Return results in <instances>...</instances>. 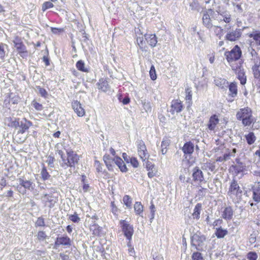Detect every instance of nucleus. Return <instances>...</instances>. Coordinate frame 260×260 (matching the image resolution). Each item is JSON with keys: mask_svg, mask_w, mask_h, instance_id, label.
I'll use <instances>...</instances> for the list:
<instances>
[{"mask_svg": "<svg viewBox=\"0 0 260 260\" xmlns=\"http://www.w3.org/2000/svg\"><path fill=\"white\" fill-rule=\"evenodd\" d=\"M56 153L61 158L60 166L62 168L75 167L79 160V156L72 150H67L66 154L62 150H57Z\"/></svg>", "mask_w": 260, "mask_h": 260, "instance_id": "f257e3e1", "label": "nucleus"}, {"mask_svg": "<svg viewBox=\"0 0 260 260\" xmlns=\"http://www.w3.org/2000/svg\"><path fill=\"white\" fill-rule=\"evenodd\" d=\"M237 119L242 120L245 126L250 125L253 121L252 111L248 107L240 109L237 113Z\"/></svg>", "mask_w": 260, "mask_h": 260, "instance_id": "f03ea898", "label": "nucleus"}, {"mask_svg": "<svg viewBox=\"0 0 260 260\" xmlns=\"http://www.w3.org/2000/svg\"><path fill=\"white\" fill-rule=\"evenodd\" d=\"M215 11L212 9H208L204 12L203 15V24L208 29H211L215 24H218V21L216 18Z\"/></svg>", "mask_w": 260, "mask_h": 260, "instance_id": "7ed1b4c3", "label": "nucleus"}, {"mask_svg": "<svg viewBox=\"0 0 260 260\" xmlns=\"http://www.w3.org/2000/svg\"><path fill=\"white\" fill-rule=\"evenodd\" d=\"M98 219L97 216L94 214L91 216H88L87 218L85 219L84 225L85 226H88L90 231L92 232V234L96 236H101L103 234L102 228L96 224L95 222Z\"/></svg>", "mask_w": 260, "mask_h": 260, "instance_id": "20e7f679", "label": "nucleus"}, {"mask_svg": "<svg viewBox=\"0 0 260 260\" xmlns=\"http://www.w3.org/2000/svg\"><path fill=\"white\" fill-rule=\"evenodd\" d=\"M215 12L216 15V18H217L218 23L225 22L226 24L224 25V29H230L231 27L230 22L232 20L230 12L218 9Z\"/></svg>", "mask_w": 260, "mask_h": 260, "instance_id": "39448f33", "label": "nucleus"}, {"mask_svg": "<svg viewBox=\"0 0 260 260\" xmlns=\"http://www.w3.org/2000/svg\"><path fill=\"white\" fill-rule=\"evenodd\" d=\"M13 43L18 53L21 57L22 58H25L28 56V51L20 37L18 36H15L14 40L13 41Z\"/></svg>", "mask_w": 260, "mask_h": 260, "instance_id": "423d86ee", "label": "nucleus"}, {"mask_svg": "<svg viewBox=\"0 0 260 260\" xmlns=\"http://www.w3.org/2000/svg\"><path fill=\"white\" fill-rule=\"evenodd\" d=\"M120 224L124 236L129 241L127 245L128 246H130V241L134 234V228L133 225L129 224L128 222L125 220H121L120 221Z\"/></svg>", "mask_w": 260, "mask_h": 260, "instance_id": "0eeeda50", "label": "nucleus"}, {"mask_svg": "<svg viewBox=\"0 0 260 260\" xmlns=\"http://www.w3.org/2000/svg\"><path fill=\"white\" fill-rule=\"evenodd\" d=\"M242 52L240 48L236 45L230 51H226L224 53L228 62L238 60L241 56Z\"/></svg>", "mask_w": 260, "mask_h": 260, "instance_id": "6e6552de", "label": "nucleus"}, {"mask_svg": "<svg viewBox=\"0 0 260 260\" xmlns=\"http://www.w3.org/2000/svg\"><path fill=\"white\" fill-rule=\"evenodd\" d=\"M242 190L241 189L238 183L235 180H233L231 183L228 194L230 197L234 199L235 197L240 198L242 196Z\"/></svg>", "mask_w": 260, "mask_h": 260, "instance_id": "1a4fd4ad", "label": "nucleus"}, {"mask_svg": "<svg viewBox=\"0 0 260 260\" xmlns=\"http://www.w3.org/2000/svg\"><path fill=\"white\" fill-rule=\"evenodd\" d=\"M136 143L138 155L142 160L144 161L147 159L149 156L146 145L142 140H138Z\"/></svg>", "mask_w": 260, "mask_h": 260, "instance_id": "9d476101", "label": "nucleus"}, {"mask_svg": "<svg viewBox=\"0 0 260 260\" xmlns=\"http://www.w3.org/2000/svg\"><path fill=\"white\" fill-rule=\"evenodd\" d=\"M71 240L67 236L57 237L54 242V248L57 249L59 246H70L71 245Z\"/></svg>", "mask_w": 260, "mask_h": 260, "instance_id": "9b49d317", "label": "nucleus"}, {"mask_svg": "<svg viewBox=\"0 0 260 260\" xmlns=\"http://www.w3.org/2000/svg\"><path fill=\"white\" fill-rule=\"evenodd\" d=\"M192 177L193 181L198 184L201 183L204 180L203 173L198 167L193 168L192 170Z\"/></svg>", "mask_w": 260, "mask_h": 260, "instance_id": "f8f14e48", "label": "nucleus"}, {"mask_svg": "<svg viewBox=\"0 0 260 260\" xmlns=\"http://www.w3.org/2000/svg\"><path fill=\"white\" fill-rule=\"evenodd\" d=\"M241 36V31L240 29L236 28L235 30L228 31L225 36V39L230 41H235L238 40Z\"/></svg>", "mask_w": 260, "mask_h": 260, "instance_id": "ddd939ff", "label": "nucleus"}, {"mask_svg": "<svg viewBox=\"0 0 260 260\" xmlns=\"http://www.w3.org/2000/svg\"><path fill=\"white\" fill-rule=\"evenodd\" d=\"M246 36L252 39H250L252 42H253V43H252V45H253L255 43L260 46V30L257 29H253L252 31H250L249 32L247 33L246 34Z\"/></svg>", "mask_w": 260, "mask_h": 260, "instance_id": "4468645a", "label": "nucleus"}, {"mask_svg": "<svg viewBox=\"0 0 260 260\" xmlns=\"http://www.w3.org/2000/svg\"><path fill=\"white\" fill-rule=\"evenodd\" d=\"M214 83L219 88L223 90H226L229 86V82L225 79L219 77L214 78Z\"/></svg>", "mask_w": 260, "mask_h": 260, "instance_id": "2eb2a0df", "label": "nucleus"}, {"mask_svg": "<svg viewBox=\"0 0 260 260\" xmlns=\"http://www.w3.org/2000/svg\"><path fill=\"white\" fill-rule=\"evenodd\" d=\"M183 105L182 102L179 100H173L172 102L170 112L172 114L180 112L183 109Z\"/></svg>", "mask_w": 260, "mask_h": 260, "instance_id": "dca6fc26", "label": "nucleus"}, {"mask_svg": "<svg viewBox=\"0 0 260 260\" xmlns=\"http://www.w3.org/2000/svg\"><path fill=\"white\" fill-rule=\"evenodd\" d=\"M32 125V123L24 118L20 121L19 124V130L18 131V134H23L25 133L29 128Z\"/></svg>", "mask_w": 260, "mask_h": 260, "instance_id": "f3484780", "label": "nucleus"}, {"mask_svg": "<svg viewBox=\"0 0 260 260\" xmlns=\"http://www.w3.org/2000/svg\"><path fill=\"white\" fill-rule=\"evenodd\" d=\"M98 88L103 92L110 91V87L107 81L104 78L100 79L97 83Z\"/></svg>", "mask_w": 260, "mask_h": 260, "instance_id": "a211bd4d", "label": "nucleus"}, {"mask_svg": "<svg viewBox=\"0 0 260 260\" xmlns=\"http://www.w3.org/2000/svg\"><path fill=\"white\" fill-rule=\"evenodd\" d=\"M219 119L218 116L214 114L211 116L209 119L208 124L207 125L208 128L210 131H213L215 128L217 124L219 122Z\"/></svg>", "mask_w": 260, "mask_h": 260, "instance_id": "6ab92c4d", "label": "nucleus"}, {"mask_svg": "<svg viewBox=\"0 0 260 260\" xmlns=\"http://www.w3.org/2000/svg\"><path fill=\"white\" fill-rule=\"evenodd\" d=\"M144 37L147 43L151 47H154L157 42V38L155 34H145Z\"/></svg>", "mask_w": 260, "mask_h": 260, "instance_id": "aec40b11", "label": "nucleus"}, {"mask_svg": "<svg viewBox=\"0 0 260 260\" xmlns=\"http://www.w3.org/2000/svg\"><path fill=\"white\" fill-rule=\"evenodd\" d=\"M103 160L109 170H112L114 164H115V157L112 158L109 155H105Z\"/></svg>", "mask_w": 260, "mask_h": 260, "instance_id": "412c9836", "label": "nucleus"}, {"mask_svg": "<svg viewBox=\"0 0 260 260\" xmlns=\"http://www.w3.org/2000/svg\"><path fill=\"white\" fill-rule=\"evenodd\" d=\"M205 240L206 238L203 235L199 236L198 234H194L192 237V242L196 246L201 245Z\"/></svg>", "mask_w": 260, "mask_h": 260, "instance_id": "4be33fe9", "label": "nucleus"}, {"mask_svg": "<svg viewBox=\"0 0 260 260\" xmlns=\"http://www.w3.org/2000/svg\"><path fill=\"white\" fill-rule=\"evenodd\" d=\"M184 154H191L194 151V145L190 142L184 144L182 149Z\"/></svg>", "mask_w": 260, "mask_h": 260, "instance_id": "5701e85b", "label": "nucleus"}, {"mask_svg": "<svg viewBox=\"0 0 260 260\" xmlns=\"http://www.w3.org/2000/svg\"><path fill=\"white\" fill-rule=\"evenodd\" d=\"M234 168L237 173L243 172L247 170L245 164L241 162L239 159H236V164Z\"/></svg>", "mask_w": 260, "mask_h": 260, "instance_id": "b1692460", "label": "nucleus"}, {"mask_svg": "<svg viewBox=\"0 0 260 260\" xmlns=\"http://www.w3.org/2000/svg\"><path fill=\"white\" fill-rule=\"evenodd\" d=\"M253 199L257 202H260V184L255 185L253 187Z\"/></svg>", "mask_w": 260, "mask_h": 260, "instance_id": "393cba45", "label": "nucleus"}, {"mask_svg": "<svg viewBox=\"0 0 260 260\" xmlns=\"http://www.w3.org/2000/svg\"><path fill=\"white\" fill-rule=\"evenodd\" d=\"M115 164L118 167L121 172H126L127 171L125 164L120 157H115Z\"/></svg>", "mask_w": 260, "mask_h": 260, "instance_id": "a878e982", "label": "nucleus"}, {"mask_svg": "<svg viewBox=\"0 0 260 260\" xmlns=\"http://www.w3.org/2000/svg\"><path fill=\"white\" fill-rule=\"evenodd\" d=\"M229 96L232 98H235L237 95L238 89L237 86L235 82H232L230 84H229Z\"/></svg>", "mask_w": 260, "mask_h": 260, "instance_id": "bb28decb", "label": "nucleus"}, {"mask_svg": "<svg viewBox=\"0 0 260 260\" xmlns=\"http://www.w3.org/2000/svg\"><path fill=\"white\" fill-rule=\"evenodd\" d=\"M202 209V205L200 203H198L193 209V212L192 216L194 219L198 220L200 218V213Z\"/></svg>", "mask_w": 260, "mask_h": 260, "instance_id": "cd10ccee", "label": "nucleus"}, {"mask_svg": "<svg viewBox=\"0 0 260 260\" xmlns=\"http://www.w3.org/2000/svg\"><path fill=\"white\" fill-rule=\"evenodd\" d=\"M233 214V210L230 207L225 208L222 215V217L225 219H231Z\"/></svg>", "mask_w": 260, "mask_h": 260, "instance_id": "c85d7f7f", "label": "nucleus"}, {"mask_svg": "<svg viewBox=\"0 0 260 260\" xmlns=\"http://www.w3.org/2000/svg\"><path fill=\"white\" fill-rule=\"evenodd\" d=\"M228 231L221 227L216 228L215 235L218 238H223L228 234Z\"/></svg>", "mask_w": 260, "mask_h": 260, "instance_id": "c756f323", "label": "nucleus"}, {"mask_svg": "<svg viewBox=\"0 0 260 260\" xmlns=\"http://www.w3.org/2000/svg\"><path fill=\"white\" fill-rule=\"evenodd\" d=\"M134 210L136 214L139 215L141 217H143L142 213L143 211V206L141 203L137 202L134 205Z\"/></svg>", "mask_w": 260, "mask_h": 260, "instance_id": "7c9ffc66", "label": "nucleus"}, {"mask_svg": "<svg viewBox=\"0 0 260 260\" xmlns=\"http://www.w3.org/2000/svg\"><path fill=\"white\" fill-rule=\"evenodd\" d=\"M82 72H85L86 75L82 74V77L84 78L86 76V81L88 82H90L93 79L91 78L92 76V74L89 71V69L85 68L84 66V63L82 62Z\"/></svg>", "mask_w": 260, "mask_h": 260, "instance_id": "2f4dec72", "label": "nucleus"}, {"mask_svg": "<svg viewBox=\"0 0 260 260\" xmlns=\"http://www.w3.org/2000/svg\"><path fill=\"white\" fill-rule=\"evenodd\" d=\"M238 79L240 81L242 85H244L246 82V77L245 75V73L243 69H239V71L237 73Z\"/></svg>", "mask_w": 260, "mask_h": 260, "instance_id": "473e14b6", "label": "nucleus"}, {"mask_svg": "<svg viewBox=\"0 0 260 260\" xmlns=\"http://www.w3.org/2000/svg\"><path fill=\"white\" fill-rule=\"evenodd\" d=\"M215 35L219 39L222 36L223 34V29L221 27L215 24L212 27Z\"/></svg>", "mask_w": 260, "mask_h": 260, "instance_id": "72a5a7b5", "label": "nucleus"}, {"mask_svg": "<svg viewBox=\"0 0 260 260\" xmlns=\"http://www.w3.org/2000/svg\"><path fill=\"white\" fill-rule=\"evenodd\" d=\"M72 107L78 116H81V104L77 101L72 102Z\"/></svg>", "mask_w": 260, "mask_h": 260, "instance_id": "f704fd0d", "label": "nucleus"}, {"mask_svg": "<svg viewBox=\"0 0 260 260\" xmlns=\"http://www.w3.org/2000/svg\"><path fill=\"white\" fill-rule=\"evenodd\" d=\"M245 137L249 145L253 144L256 140V137L252 132H250L247 135H245Z\"/></svg>", "mask_w": 260, "mask_h": 260, "instance_id": "c9c22d12", "label": "nucleus"}, {"mask_svg": "<svg viewBox=\"0 0 260 260\" xmlns=\"http://www.w3.org/2000/svg\"><path fill=\"white\" fill-rule=\"evenodd\" d=\"M41 178L42 180L44 181L48 180L50 177V175L49 174L48 172L47 171L46 167L45 166L44 164L43 165V167L41 171Z\"/></svg>", "mask_w": 260, "mask_h": 260, "instance_id": "e433bc0d", "label": "nucleus"}, {"mask_svg": "<svg viewBox=\"0 0 260 260\" xmlns=\"http://www.w3.org/2000/svg\"><path fill=\"white\" fill-rule=\"evenodd\" d=\"M44 198L46 199V201H45L46 205H47V203H49L48 207L50 208H52L56 202V199H52L51 196H50L49 194H45L44 195Z\"/></svg>", "mask_w": 260, "mask_h": 260, "instance_id": "4c0bfd02", "label": "nucleus"}, {"mask_svg": "<svg viewBox=\"0 0 260 260\" xmlns=\"http://www.w3.org/2000/svg\"><path fill=\"white\" fill-rule=\"evenodd\" d=\"M20 185L25 189H29L32 186V182L28 180H24L22 179H19Z\"/></svg>", "mask_w": 260, "mask_h": 260, "instance_id": "58836bf2", "label": "nucleus"}, {"mask_svg": "<svg viewBox=\"0 0 260 260\" xmlns=\"http://www.w3.org/2000/svg\"><path fill=\"white\" fill-rule=\"evenodd\" d=\"M252 71L254 78L260 77V70L259 65L255 64L252 67Z\"/></svg>", "mask_w": 260, "mask_h": 260, "instance_id": "ea45409f", "label": "nucleus"}, {"mask_svg": "<svg viewBox=\"0 0 260 260\" xmlns=\"http://www.w3.org/2000/svg\"><path fill=\"white\" fill-rule=\"evenodd\" d=\"M123 204L128 208L132 207V198L128 195H125L123 198Z\"/></svg>", "mask_w": 260, "mask_h": 260, "instance_id": "a19ab883", "label": "nucleus"}, {"mask_svg": "<svg viewBox=\"0 0 260 260\" xmlns=\"http://www.w3.org/2000/svg\"><path fill=\"white\" fill-rule=\"evenodd\" d=\"M86 176L82 175V183L83 184V189L84 191H89L91 189L89 184L88 183V182L87 180H86Z\"/></svg>", "mask_w": 260, "mask_h": 260, "instance_id": "79ce46f5", "label": "nucleus"}, {"mask_svg": "<svg viewBox=\"0 0 260 260\" xmlns=\"http://www.w3.org/2000/svg\"><path fill=\"white\" fill-rule=\"evenodd\" d=\"M185 99L188 105H190L191 103V99H192V93L191 90L189 88H187L185 89Z\"/></svg>", "mask_w": 260, "mask_h": 260, "instance_id": "37998d69", "label": "nucleus"}, {"mask_svg": "<svg viewBox=\"0 0 260 260\" xmlns=\"http://www.w3.org/2000/svg\"><path fill=\"white\" fill-rule=\"evenodd\" d=\"M54 7V5L51 2H45L42 6V10L43 12L46 11L47 9L52 8Z\"/></svg>", "mask_w": 260, "mask_h": 260, "instance_id": "c03bdc74", "label": "nucleus"}, {"mask_svg": "<svg viewBox=\"0 0 260 260\" xmlns=\"http://www.w3.org/2000/svg\"><path fill=\"white\" fill-rule=\"evenodd\" d=\"M248 42H249L250 47L248 48V52L250 53L251 56L254 57L257 55L256 51L252 48V42L251 40H248Z\"/></svg>", "mask_w": 260, "mask_h": 260, "instance_id": "a18cd8bd", "label": "nucleus"}, {"mask_svg": "<svg viewBox=\"0 0 260 260\" xmlns=\"http://www.w3.org/2000/svg\"><path fill=\"white\" fill-rule=\"evenodd\" d=\"M47 237V236L46 235L45 232L43 231H39L37 234V238L39 241L45 240Z\"/></svg>", "mask_w": 260, "mask_h": 260, "instance_id": "49530a36", "label": "nucleus"}, {"mask_svg": "<svg viewBox=\"0 0 260 260\" xmlns=\"http://www.w3.org/2000/svg\"><path fill=\"white\" fill-rule=\"evenodd\" d=\"M149 74H150V78L152 80H155L156 79L157 76H156V74L155 68L153 65H152L150 68V71H149Z\"/></svg>", "mask_w": 260, "mask_h": 260, "instance_id": "de8ad7c7", "label": "nucleus"}, {"mask_svg": "<svg viewBox=\"0 0 260 260\" xmlns=\"http://www.w3.org/2000/svg\"><path fill=\"white\" fill-rule=\"evenodd\" d=\"M31 104L35 109L38 111H41L43 109V105L37 102L36 100L32 101Z\"/></svg>", "mask_w": 260, "mask_h": 260, "instance_id": "09e8293b", "label": "nucleus"}, {"mask_svg": "<svg viewBox=\"0 0 260 260\" xmlns=\"http://www.w3.org/2000/svg\"><path fill=\"white\" fill-rule=\"evenodd\" d=\"M36 226H44L45 225L44 219L42 217L37 218L35 223Z\"/></svg>", "mask_w": 260, "mask_h": 260, "instance_id": "8fccbe9b", "label": "nucleus"}, {"mask_svg": "<svg viewBox=\"0 0 260 260\" xmlns=\"http://www.w3.org/2000/svg\"><path fill=\"white\" fill-rule=\"evenodd\" d=\"M252 85L254 87H256L257 90H258V92H260V77L255 78L253 80Z\"/></svg>", "mask_w": 260, "mask_h": 260, "instance_id": "3c124183", "label": "nucleus"}, {"mask_svg": "<svg viewBox=\"0 0 260 260\" xmlns=\"http://www.w3.org/2000/svg\"><path fill=\"white\" fill-rule=\"evenodd\" d=\"M20 122V119L18 118H16L14 119V120L11 121V124L9 125V126L17 128L19 127Z\"/></svg>", "mask_w": 260, "mask_h": 260, "instance_id": "603ef678", "label": "nucleus"}, {"mask_svg": "<svg viewBox=\"0 0 260 260\" xmlns=\"http://www.w3.org/2000/svg\"><path fill=\"white\" fill-rule=\"evenodd\" d=\"M37 89H38L40 95L42 97H43L44 98H46L47 97L48 92L45 89H44V88H42V87H41L40 86H38L37 87Z\"/></svg>", "mask_w": 260, "mask_h": 260, "instance_id": "864d4df0", "label": "nucleus"}, {"mask_svg": "<svg viewBox=\"0 0 260 260\" xmlns=\"http://www.w3.org/2000/svg\"><path fill=\"white\" fill-rule=\"evenodd\" d=\"M191 257L192 260H203L202 254L198 252L193 253Z\"/></svg>", "mask_w": 260, "mask_h": 260, "instance_id": "5fc2aeb1", "label": "nucleus"}, {"mask_svg": "<svg viewBox=\"0 0 260 260\" xmlns=\"http://www.w3.org/2000/svg\"><path fill=\"white\" fill-rule=\"evenodd\" d=\"M247 258L249 260H256L257 255L254 252H250L247 255Z\"/></svg>", "mask_w": 260, "mask_h": 260, "instance_id": "6e6d98bb", "label": "nucleus"}, {"mask_svg": "<svg viewBox=\"0 0 260 260\" xmlns=\"http://www.w3.org/2000/svg\"><path fill=\"white\" fill-rule=\"evenodd\" d=\"M143 108L145 111L147 113L151 112V105L150 102H145L143 104Z\"/></svg>", "mask_w": 260, "mask_h": 260, "instance_id": "4d7b16f0", "label": "nucleus"}, {"mask_svg": "<svg viewBox=\"0 0 260 260\" xmlns=\"http://www.w3.org/2000/svg\"><path fill=\"white\" fill-rule=\"evenodd\" d=\"M6 51L4 49V44L0 43V58L4 59L5 57Z\"/></svg>", "mask_w": 260, "mask_h": 260, "instance_id": "13d9d810", "label": "nucleus"}, {"mask_svg": "<svg viewBox=\"0 0 260 260\" xmlns=\"http://www.w3.org/2000/svg\"><path fill=\"white\" fill-rule=\"evenodd\" d=\"M137 43L138 44V45L139 46V47L141 48H143V46H144V40H143V37H141V36H138V34H137Z\"/></svg>", "mask_w": 260, "mask_h": 260, "instance_id": "bf43d9fd", "label": "nucleus"}, {"mask_svg": "<svg viewBox=\"0 0 260 260\" xmlns=\"http://www.w3.org/2000/svg\"><path fill=\"white\" fill-rule=\"evenodd\" d=\"M129 162L134 168L138 167L139 164L137 159L135 157H132L129 158Z\"/></svg>", "mask_w": 260, "mask_h": 260, "instance_id": "052dcab7", "label": "nucleus"}, {"mask_svg": "<svg viewBox=\"0 0 260 260\" xmlns=\"http://www.w3.org/2000/svg\"><path fill=\"white\" fill-rule=\"evenodd\" d=\"M69 218L74 222H78L80 221V218L76 213H74L73 215H70Z\"/></svg>", "mask_w": 260, "mask_h": 260, "instance_id": "680f3d73", "label": "nucleus"}, {"mask_svg": "<svg viewBox=\"0 0 260 260\" xmlns=\"http://www.w3.org/2000/svg\"><path fill=\"white\" fill-rule=\"evenodd\" d=\"M110 206L112 213H113L114 215H117L118 211V209L115 205L114 202H111Z\"/></svg>", "mask_w": 260, "mask_h": 260, "instance_id": "e2e57ef3", "label": "nucleus"}, {"mask_svg": "<svg viewBox=\"0 0 260 260\" xmlns=\"http://www.w3.org/2000/svg\"><path fill=\"white\" fill-rule=\"evenodd\" d=\"M51 29L52 33L55 34H59L64 31V29L62 28L51 27Z\"/></svg>", "mask_w": 260, "mask_h": 260, "instance_id": "0e129e2a", "label": "nucleus"}, {"mask_svg": "<svg viewBox=\"0 0 260 260\" xmlns=\"http://www.w3.org/2000/svg\"><path fill=\"white\" fill-rule=\"evenodd\" d=\"M55 161V158L52 155H49L47 157V162L48 164V165H51L53 164L54 162Z\"/></svg>", "mask_w": 260, "mask_h": 260, "instance_id": "69168bd1", "label": "nucleus"}, {"mask_svg": "<svg viewBox=\"0 0 260 260\" xmlns=\"http://www.w3.org/2000/svg\"><path fill=\"white\" fill-rule=\"evenodd\" d=\"M94 166L96 168V170L99 172H101L102 171V167L100 162L98 160H95Z\"/></svg>", "mask_w": 260, "mask_h": 260, "instance_id": "338daca9", "label": "nucleus"}, {"mask_svg": "<svg viewBox=\"0 0 260 260\" xmlns=\"http://www.w3.org/2000/svg\"><path fill=\"white\" fill-rule=\"evenodd\" d=\"M222 222V219H218L215 220L214 221L212 225H213V227L219 226L221 224Z\"/></svg>", "mask_w": 260, "mask_h": 260, "instance_id": "774afa93", "label": "nucleus"}]
</instances>
